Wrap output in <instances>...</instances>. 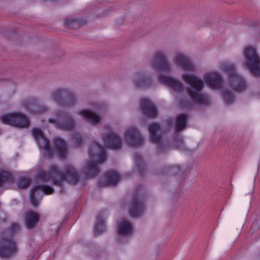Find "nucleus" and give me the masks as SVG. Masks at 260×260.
I'll return each mask as SVG.
<instances>
[{"label":"nucleus","instance_id":"obj_1","mask_svg":"<svg viewBox=\"0 0 260 260\" xmlns=\"http://www.w3.org/2000/svg\"><path fill=\"white\" fill-rule=\"evenodd\" d=\"M38 178L43 181L52 180L54 184L61 185L65 181L71 184L76 183L79 180V175L75 168L71 165L66 167L64 174H63L56 166L52 165L48 172L46 173L43 170L40 171L38 173Z\"/></svg>","mask_w":260,"mask_h":260},{"label":"nucleus","instance_id":"obj_2","mask_svg":"<svg viewBox=\"0 0 260 260\" xmlns=\"http://www.w3.org/2000/svg\"><path fill=\"white\" fill-rule=\"evenodd\" d=\"M34 137L37 141L40 149H43L44 157L48 158H51L55 152L58 156L64 158L67 154V148L64 141L60 138H56L54 139V149H51L49 142L44 136L42 131L39 128H34L32 130Z\"/></svg>","mask_w":260,"mask_h":260},{"label":"nucleus","instance_id":"obj_3","mask_svg":"<svg viewBox=\"0 0 260 260\" xmlns=\"http://www.w3.org/2000/svg\"><path fill=\"white\" fill-rule=\"evenodd\" d=\"M182 79L189 85L187 93L193 103L208 105L210 103V99L208 94L203 93L204 86L203 80L197 76L186 73L181 75Z\"/></svg>","mask_w":260,"mask_h":260},{"label":"nucleus","instance_id":"obj_4","mask_svg":"<svg viewBox=\"0 0 260 260\" xmlns=\"http://www.w3.org/2000/svg\"><path fill=\"white\" fill-rule=\"evenodd\" d=\"M20 229L18 224L12 223L9 228L0 233L1 257H10L17 253L18 246L13 237L19 232Z\"/></svg>","mask_w":260,"mask_h":260},{"label":"nucleus","instance_id":"obj_5","mask_svg":"<svg viewBox=\"0 0 260 260\" xmlns=\"http://www.w3.org/2000/svg\"><path fill=\"white\" fill-rule=\"evenodd\" d=\"M88 155L90 158L83 167V172L88 178L96 176L99 173V165L106 158L104 149L98 143L91 145Z\"/></svg>","mask_w":260,"mask_h":260},{"label":"nucleus","instance_id":"obj_6","mask_svg":"<svg viewBox=\"0 0 260 260\" xmlns=\"http://www.w3.org/2000/svg\"><path fill=\"white\" fill-rule=\"evenodd\" d=\"M50 98L57 105L63 107H72L78 101V97L73 91L63 87L51 91Z\"/></svg>","mask_w":260,"mask_h":260},{"label":"nucleus","instance_id":"obj_7","mask_svg":"<svg viewBox=\"0 0 260 260\" xmlns=\"http://www.w3.org/2000/svg\"><path fill=\"white\" fill-rule=\"evenodd\" d=\"M219 69L228 75L229 84L234 91H241L246 88L244 79L236 73L235 67L233 63L224 62L220 65Z\"/></svg>","mask_w":260,"mask_h":260},{"label":"nucleus","instance_id":"obj_8","mask_svg":"<svg viewBox=\"0 0 260 260\" xmlns=\"http://www.w3.org/2000/svg\"><path fill=\"white\" fill-rule=\"evenodd\" d=\"M244 58L243 66L254 76H260V57L257 55L255 49L251 46H247L243 49Z\"/></svg>","mask_w":260,"mask_h":260},{"label":"nucleus","instance_id":"obj_9","mask_svg":"<svg viewBox=\"0 0 260 260\" xmlns=\"http://www.w3.org/2000/svg\"><path fill=\"white\" fill-rule=\"evenodd\" d=\"M150 66L157 72L170 73L172 71V66L168 60L166 52L161 50L154 52L150 61Z\"/></svg>","mask_w":260,"mask_h":260},{"label":"nucleus","instance_id":"obj_10","mask_svg":"<svg viewBox=\"0 0 260 260\" xmlns=\"http://www.w3.org/2000/svg\"><path fill=\"white\" fill-rule=\"evenodd\" d=\"M2 123L19 127H26L29 125V120L24 114L19 112L7 113L0 116Z\"/></svg>","mask_w":260,"mask_h":260},{"label":"nucleus","instance_id":"obj_11","mask_svg":"<svg viewBox=\"0 0 260 260\" xmlns=\"http://www.w3.org/2000/svg\"><path fill=\"white\" fill-rule=\"evenodd\" d=\"M56 119L50 118L48 121L64 131H72L75 127L76 123L72 116L68 113L58 111L57 112Z\"/></svg>","mask_w":260,"mask_h":260},{"label":"nucleus","instance_id":"obj_12","mask_svg":"<svg viewBox=\"0 0 260 260\" xmlns=\"http://www.w3.org/2000/svg\"><path fill=\"white\" fill-rule=\"evenodd\" d=\"M123 137L124 141L131 147L140 145L144 142L143 137L135 127L127 128Z\"/></svg>","mask_w":260,"mask_h":260},{"label":"nucleus","instance_id":"obj_13","mask_svg":"<svg viewBox=\"0 0 260 260\" xmlns=\"http://www.w3.org/2000/svg\"><path fill=\"white\" fill-rule=\"evenodd\" d=\"M174 63L182 70L189 72H194L196 67L191 60L184 53L178 52L175 53L173 58Z\"/></svg>","mask_w":260,"mask_h":260},{"label":"nucleus","instance_id":"obj_14","mask_svg":"<svg viewBox=\"0 0 260 260\" xmlns=\"http://www.w3.org/2000/svg\"><path fill=\"white\" fill-rule=\"evenodd\" d=\"M53 192V189L47 185H38L31 190L30 199L31 204L36 207L39 204L40 197L44 193L51 194Z\"/></svg>","mask_w":260,"mask_h":260},{"label":"nucleus","instance_id":"obj_15","mask_svg":"<svg viewBox=\"0 0 260 260\" xmlns=\"http://www.w3.org/2000/svg\"><path fill=\"white\" fill-rule=\"evenodd\" d=\"M158 80L162 84L170 86L175 92H180L183 89V86L181 82L171 76L160 74L158 76Z\"/></svg>","mask_w":260,"mask_h":260},{"label":"nucleus","instance_id":"obj_16","mask_svg":"<svg viewBox=\"0 0 260 260\" xmlns=\"http://www.w3.org/2000/svg\"><path fill=\"white\" fill-rule=\"evenodd\" d=\"M204 82L213 88H219L221 87L223 81L220 75L216 72H211L204 75Z\"/></svg>","mask_w":260,"mask_h":260},{"label":"nucleus","instance_id":"obj_17","mask_svg":"<svg viewBox=\"0 0 260 260\" xmlns=\"http://www.w3.org/2000/svg\"><path fill=\"white\" fill-rule=\"evenodd\" d=\"M133 83L138 88H145L152 85L150 77L146 76L143 72H139L135 74L133 78Z\"/></svg>","mask_w":260,"mask_h":260},{"label":"nucleus","instance_id":"obj_18","mask_svg":"<svg viewBox=\"0 0 260 260\" xmlns=\"http://www.w3.org/2000/svg\"><path fill=\"white\" fill-rule=\"evenodd\" d=\"M140 107L142 112L144 115L151 118L155 117L157 115V111L153 103L147 98L140 100Z\"/></svg>","mask_w":260,"mask_h":260},{"label":"nucleus","instance_id":"obj_19","mask_svg":"<svg viewBox=\"0 0 260 260\" xmlns=\"http://www.w3.org/2000/svg\"><path fill=\"white\" fill-rule=\"evenodd\" d=\"M144 209L143 203L139 199L138 194L133 197L129 208V214L132 217H138L141 215Z\"/></svg>","mask_w":260,"mask_h":260},{"label":"nucleus","instance_id":"obj_20","mask_svg":"<svg viewBox=\"0 0 260 260\" xmlns=\"http://www.w3.org/2000/svg\"><path fill=\"white\" fill-rule=\"evenodd\" d=\"M120 176L115 172L109 171L100 180L99 184L101 186L114 185L118 183Z\"/></svg>","mask_w":260,"mask_h":260},{"label":"nucleus","instance_id":"obj_21","mask_svg":"<svg viewBox=\"0 0 260 260\" xmlns=\"http://www.w3.org/2000/svg\"><path fill=\"white\" fill-rule=\"evenodd\" d=\"M105 144L109 147L117 149L120 147L121 142L120 137L113 132H109L102 136Z\"/></svg>","mask_w":260,"mask_h":260},{"label":"nucleus","instance_id":"obj_22","mask_svg":"<svg viewBox=\"0 0 260 260\" xmlns=\"http://www.w3.org/2000/svg\"><path fill=\"white\" fill-rule=\"evenodd\" d=\"M117 230L119 237H128L133 233V226L128 220L122 219L117 224Z\"/></svg>","mask_w":260,"mask_h":260},{"label":"nucleus","instance_id":"obj_23","mask_svg":"<svg viewBox=\"0 0 260 260\" xmlns=\"http://www.w3.org/2000/svg\"><path fill=\"white\" fill-rule=\"evenodd\" d=\"M160 128L159 125L156 123L151 124L148 127V131L151 140L154 142L158 143L159 150L162 152L161 147L163 146L161 143H159L160 141V136L158 134V132Z\"/></svg>","mask_w":260,"mask_h":260},{"label":"nucleus","instance_id":"obj_24","mask_svg":"<svg viewBox=\"0 0 260 260\" xmlns=\"http://www.w3.org/2000/svg\"><path fill=\"white\" fill-rule=\"evenodd\" d=\"M39 219V215L32 211H28L26 213L25 222L27 229L34 228L38 223Z\"/></svg>","mask_w":260,"mask_h":260},{"label":"nucleus","instance_id":"obj_25","mask_svg":"<svg viewBox=\"0 0 260 260\" xmlns=\"http://www.w3.org/2000/svg\"><path fill=\"white\" fill-rule=\"evenodd\" d=\"M22 106L33 113L43 114L48 110V108L45 106L37 108L35 103L30 100L24 101Z\"/></svg>","mask_w":260,"mask_h":260},{"label":"nucleus","instance_id":"obj_26","mask_svg":"<svg viewBox=\"0 0 260 260\" xmlns=\"http://www.w3.org/2000/svg\"><path fill=\"white\" fill-rule=\"evenodd\" d=\"M79 114L83 116L92 125H95L100 122L101 118L95 113L87 110H83L79 112Z\"/></svg>","mask_w":260,"mask_h":260},{"label":"nucleus","instance_id":"obj_27","mask_svg":"<svg viewBox=\"0 0 260 260\" xmlns=\"http://www.w3.org/2000/svg\"><path fill=\"white\" fill-rule=\"evenodd\" d=\"M187 119V115L183 114H179L177 116L175 123L176 132H179L185 128Z\"/></svg>","mask_w":260,"mask_h":260},{"label":"nucleus","instance_id":"obj_28","mask_svg":"<svg viewBox=\"0 0 260 260\" xmlns=\"http://www.w3.org/2000/svg\"><path fill=\"white\" fill-rule=\"evenodd\" d=\"M105 227L104 225V218L102 213H100L96 217V224L94 228V233L96 235H100L104 232Z\"/></svg>","mask_w":260,"mask_h":260},{"label":"nucleus","instance_id":"obj_29","mask_svg":"<svg viewBox=\"0 0 260 260\" xmlns=\"http://www.w3.org/2000/svg\"><path fill=\"white\" fill-rule=\"evenodd\" d=\"M13 180V177L8 172L2 171L0 172V186L5 182H12Z\"/></svg>","mask_w":260,"mask_h":260},{"label":"nucleus","instance_id":"obj_30","mask_svg":"<svg viewBox=\"0 0 260 260\" xmlns=\"http://www.w3.org/2000/svg\"><path fill=\"white\" fill-rule=\"evenodd\" d=\"M165 172H163L162 174H175L179 172V167L178 166H172L165 167Z\"/></svg>","mask_w":260,"mask_h":260},{"label":"nucleus","instance_id":"obj_31","mask_svg":"<svg viewBox=\"0 0 260 260\" xmlns=\"http://www.w3.org/2000/svg\"><path fill=\"white\" fill-rule=\"evenodd\" d=\"M135 162L139 171H143L145 169V166L142 161L141 156L137 154H135Z\"/></svg>","mask_w":260,"mask_h":260},{"label":"nucleus","instance_id":"obj_32","mask_svg":"<svg viewBox=\"0 0 260 260\" xmlns=\"http://www.w3.org/2000/svg\"><path fill=\"white\" fill-rule=\"evenodd\" d=\"M223 94L224 101L230 104L233 101L234 96L232 92L225 90L223 91Z\"/></svg>","mask_w":260,"mask_h":260},{"label":"nucleus","instance_id":"obj_33","mask_svg":"<svg viewBox=\"0 0 260 260\" xmlns=\"http://www.w3.org/2000/svg\"><path fill=\"white\" fill-rule=\"evenodd\" d=\"M30 180L26 178H22L20 179L18 183V187L19 188H24L26 187L30 183Z\"/></svg>","mask_w":260,"mask_h":260},{"label":"nucleus","instance_id":"obj_34","mask_svg":"<svg viewBox=\"0 0 260 260\" xmlns=\"http://www.w3.org/2000/svg\"><path fill=\"white\" fill-rule=\"evenodd\" d=\"M73 139L75 141L77 146H79L81 144H82V139L81 135L79 134H74Z\"/></svg>","mask_w":260,"mask_h":260},{"label":"nucleus","instance_id":"obj_35","mask_svg":"<svg viewBox=\"0 0 260 260\" xmlns=\"http://www.w3.org/2000/svg\"><path fill=\"white\" fill-rule=\"evenodd\" d=\"M76 20L75 19H69L64 21L65 25L70 27H74V24L76 23Z\"/></svg>","mask_w":260,"mask_h":260},{"label":"nucleus","instance_id":"obj_36","mask_svg":"<svg viewBox=\"0 0 260 260\" xmlns=\"http://www.w3.org/2000/svg\"><path fill=\"white\" fill-rule=\"evenodd\" d=\"M106 107L103 104H99L97 107L98 111H103L104 110Z\"/></svg>","mask_w":260,"mask_h":260},{"label":"nucleus","instance_id":"obj_37","mask_svg":"<svg viewBox=\"0 0 260 260\" xmlns=\"http://www.w3.org/2000/svg\"><path fill=\"white\" fill-rule=\"evenodd\" d=\"M167 122L168 123V124H172L173 123V119H169L168 120Z\"/></svg>","mask_w":260,"mask_h":260},{"label":"nucleus","instance_id":"obj_38","mask_svg":"<svg viewBox=\"0 0 260 260\" xmlns=\"http://www.w3.org/2000/svg\"><path fill=\"white\" fill-rule=\"evenodd\" d=\"M182 146H183V143L182 142H180L179 144L178 145V147L181 148Z\"/></svg>","mask_w":260,"mask_h":260},{"label":"nucleus","instance_id":"obj_39","mask_svg":"<svg viewBox=\"0 0 260 260\" xmlns=\"http://www.w3.org/2000/svg\"><path fill=\"white\" fill-rule=\"evenodd\" d=\"M181 104L182 105V106H189V105L187 104H186V103H181Z\"/></svg>","mask_w":260,"mask_h":260},{"label":"nucleus","instance_id":"obj_40","mask_svg":"<svg viewBox=\"0 0 260 260\" xmlns=\"http://www.w3.org/2000/svg\"><path fill=\"white\" fill-rule=\"evenodd\" d=\"M236 84H237V85L240 84V82H239V81H238V80H237V81H236Z\"/></svg>","mask_w":260,"mask_h":260}]
</instances>
